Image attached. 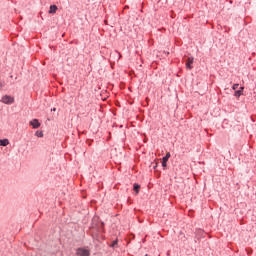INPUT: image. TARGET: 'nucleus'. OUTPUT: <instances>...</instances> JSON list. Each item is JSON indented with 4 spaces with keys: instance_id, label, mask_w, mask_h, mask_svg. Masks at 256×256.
<instances>
[{
    "instance_id": "f257e3e1",
    "label": "nucleus",
    "mask_w": 256,
    "mask_h": 256,
    "mask_svg": "<svg viewBox=\"0 0 256 256\" xmlns=\"http://www.w3.org/2000/svg\"><path fill=\"white\" fill-rule=\"evenodd\" d=\"M1 103H4L5 105H13V103H15V98L9 95H4L1 98Z\"/></svg>"
},
{
    "instance_id": "f03ea898",
    "label": "nucleus",
    "mask_w": 256,
    "mask_h": 256,
    "mask_svg": "<svg viewBox=\"0 0 256 256\" xmlns=\"http://www.w3.org/2000/svg\"><path fill=\"white\" fill-rule=\"evenodd\" d=\"M76 255L77 256H89V255H91V252L85 248H78L76 250Z\"/></svg>"
},
{
    "instance_id": "7ed1b4c3",
    "label": "nucleus",
    "mask_w": 256,
    "mask_h": 256,
    "mask_svg": "<svg viewBox=\"0 0 256 256\" xmlns=\"http://www.w3.org/2000/svg\"><path fill=\"white\" fill-rule=\"evenodd\" d=\"M29 125L32 127V129H39V127H41V122H39L38 119H33L29 122Z\"/></svg>"
},
{
    "instance_id": "20e7f679",
    "label": "nucleus",
    "mask_w": 256,
    "mask_h": 256,
    "mask_svg": "<svg viewBox=\"0 0 256 256\" xmlns=\"http://www.w3.org/2000/svg\"><path fill=\"white\" fill-rule=\"evenodd\" d=\"M171 153H166L165 157L162 158V167L165 169L167 167V161H169Z\"/></svg>"
},
{
    "instance_id": "39448f33",
    "label": "nucleus",
    "mask_w": 256,
    "mask_h": 256,
    "mask_svg": "<svg viewBox=\"0 0 256 256\" xmlns=\"http://www.w3.org/2000/svg\"><path fill=\"white\" fill-rule=\"evenodd\" d=\"M194 61L193 57H188L186 60V69H193V66L191 65Z\"/></svg>"
},
{
    "instance_id": "423d86ee",
    "label": "nucleus",
    "mask_w": 256,
    "mask_h": 256,
    "mask_svg": "<svg viewBox=\"0 0 256 256\" xmlns=\"http://www.w3.org/2000/svg\"><path fill=\"white\" fill-rule=\"evenodd\" d=\"M9 145V139H0V147H7Z\"/></svg>"
},
{
    "instance_id": "0eeeda50",
    "label": "nucleus",
    "mask_w": 256,
    "mask_h": 256,
    "mask_svg": "<svg viewBox=\"0 0 256 256\" xmlns=\"http://www.w3.org/2000/svg\"><path fill=\"white\" fill-rule=\"evenodd\" d=\"M243 89H245V87L242 86L240 87V90L235 91V97H240L241 95H243Z\"/></svg>"
},
{
    "instance_id": "6e6552de",
    "label": "nucleus",
    "mask_w": 256,
    "mask_h": 256,
    "mask_svg": "<svg viewBox=\"0 0 256 256\" xmlns=\"http://www.w3.org/2000/svg\"><path fill=\"white\" fill-rule=\"evenodd\" d=\"M49 13L50 14L57 13V5H51L49 9Z\"/></svg>"
},
{
    "instance_id": "1a4fd4ad",
    "label": "nucleus",
    "mask_w": 256,
    "mask_h": 256,
    "mask_svg": "<svg viewBox=\"0 0 256 256\" xmlns=\"http://www.w3.org/2000/svg\"><path fill=\"white\" fill-rule=\"evenodd\" d=\"M141 189V185L139 184H134L133 186V190L135 191V193H139V190Z\"/></svg>"
},
{
    "instance_id": "9d476101",
    "label": "nucleus",
    "mask_w": 256,
    "mask_h": 256,
    "mask_svg": "<svg viewBox=\"0 0 256 256\" xmlns=\"http://www.w3.org/2000/svg\"><path fill=\"white\" fill-rule=\"evenodd\" d=\"M35 135L36 137H43V131H36Z\"/></svg>"
},
{
    "instance_id": "9b49d317",
    "label": "nucleus",
    "mask_w": 256,
    "mask_h": 256,
    "mask_svg": "<svg viewBox=\"0 0 256 256\" xmlns=\"http://www.w3.org/2000/svg\"><path fill=\"white\" fill-rule=\"evenodd\" d=\"M117 243H118V241H117V240H114V241L112 242V244L110 245V247H113V248L117 247Z\"/></svg>"
},
{
    "instance_id": "f8f14e48",
    "label": "nucleus",
    "mask_w": 256,
    "mask_h": 256,
    "mask_svg": "<svg viewBox=\"0 0 256 256\" xmlns=\"http://www.w3.org/2000/svg\"><path fill=\"white\" fill-rule=\"evenodd\" d=\"M232 89H233V91H237V89H239V84H234L232 86Z\"/></svg>"
},
{
    "instance_id": "ddd939ff",
    "label": "nucleus",
    "mask_w": 256,
    "mask_h": 256,
    "mask_svg": "<svg viewBox=\"0 0 256 256\" xmlns=\"http://www.w3.org/2000/svg\"><path fill=\"white\" fill-rule=\"evenodd\" d=\"M51 111H57V108H52Z\"/></svg>"
}]
</instances>
